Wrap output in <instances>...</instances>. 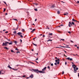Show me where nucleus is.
I'll return each mask as SVG.
<instances>
[{
    "instance_id": "f257e3e1",
    "label": "nucleus",
    "mask_w": 79,
    "mask_h": 79,
    "mask_svg": "<svg viewBox=\"0 0 79 79\" xmlns=\"http://www.w3.org/2000/svg\"><path fill=\"white\" fill-rule=\"evenodd\" d=\"M30 71H32L33 72H35V73H44L45 70L42 69V71H39V70L37 69H32L30 70Z\"/></svg>"
},
{
    "instance_id": "f03ea898",
    "label": "nucleus",
    "mask_w": 79,
    "mask_h": 79,
    "mask_svg": "<svg viewBox=\"0 0 79 79\" xmlns=\"http://www.w3.org/2000/svg\"><path fill=\"white\" fill-rule=\"evenodd\" d=\"M7 44H9V42H6L5 43H3L2 46H7Z\"/></svg>"
},
{
    "instance_id": "7ed1b4c3",
    "label": "nucleus",
    "mask_w": 79,
    "mask_h": 79,
    "mask_svg": "<svg viewBox=\"0 0 79 79\" xmlns=\"http://www.w3.org/2000/svg\"><path fill=\"white\" fill-rule=\"evenodd\" d=\"M72 66L74 68V69H78V68L77 67V66L75 65V64H74Z\"/></svg>"
},
{
    "instance_id": "20e7f679",
    "label": "nucleus",
    "mask_w": 79,
    "mask_h": 79,
    "mask_svg": "<svg viewBox=\"0 0 79 79\" xmlns=\"http://www.w3.org/2000/svg\"><path fill=\"white\" fill-rule=\"evenodd\" d=\"M7 40L8 41H9L10 42V43H9V45H12V41H11V40H8V39L6 38Z\"/></svg>"
},
{
    "instance_id": "39448f33",
    "label": "nucleus",
    "mask_w": 79,
    "mask_h": 79,
    "mask_svg": "<svg viewBox=\"0 0 79 79\" xmlns=\"http://www.w3.org/2000/svg\"><path fill=\"white\" fill-rule=\"evenodd\" d=\"M72 23H71V22H69V27H71V26H72Z\"/></svg>"
},
{
    "instance_id": "423d86ee",
    "label": "nucleus",
    "mask_w": 79,
    "mask_h": 79,
    "mask_svg": "<svg viewBox=\"0 0 79 79\" xmlns=\"http://www.w3.org/2000/svg\"><path fill=\"white\" fill-rule=\"evenodd\" d=\"M17 34H18V35H19L20 36L21 35H22V33H21V32H19L17 33Z\"/></svg>"
},
{
    "instance_id": "0eeeda50",
    "label": "nucleus",
    "mask_w": 79,
    "mask_h": 79,
    "mask_svg": "<svg viewBox=\"0 0 79 79\" xmlns=\"http://www.w3.org/2000/svg\"><path fill=\"white\" fill-rule=\"evenodd\" d=\"M60 46V47H63L64 48H70V47L63 46Z\"/></svg>"
},
{
    "instance_id": "6e6552de",
    "label": "nucleus",
    "mask_w": 79,
    "mask_h": 79,
    "mask_svg": "<svg viewBox=\"0 0 79 79\" xmlns=\"http://www.w3.org/2000/svg\"><path fill=\"white\" fill-rule=\"evenodd\" d=\"M33 77H34V76L32 74H31V75L30 76V77L31 78H33Z\"/></svg>"
},
{
    "instance_id": "1a4fd4ad",
    "label": "nucleus",
    "mask_w": 79,
    "mask_h": 79,
    "mask_svg": "<svg viewBox=\"0 0 79 79\" xmlns=\"http://www.w3.org/2000/svg\"><path fill=\"white\" fill-rule=\"evenodd\" d=\"M7 67L8 68H10V69H12V68H11V67H10V64H9V65Z\"/></svg>"
},
{
    "instance_id": "9d476101",
    "label": "nucleus",
    "mask_w": 79,
    "mask_h": 79,
    "mask_svg": "<svg viewBox=\"0 0 79 79\" xmlns=\"http://www.w3.org/2000/svg\"><path fill=\"white\" fill-rule=\"evenodd\" d=\"M18 26H19V25H17V27L16 29H13V30H17V29H18Z\"/></svg>"
},
{
    "instance_id": "9b49d317",
    "label": "nucleus",
    "mask_w": 79,
    "mask_h": 79,
    "mask_svg": "<svg viewBox=\"0 0 79 79\" xmlns=\"http://www.w3.org/2000/svg\"><path fill=\"white\" fill-rule=\"evenodd\" d=\"M72 21H73L74 22H77V20H75V19H72Z\"/></svg>"
},
{
    "instance_id": "f8f14e48",
    "label": "nucleus",
    "mask_w": 79,
    "mask_h": 79,
    "mask_svg": "<svg viewBox=\"0 0 79 79\" xmlns=\"http://www.w3.org/2000/svg\"><path fill=\"white\" fill-rule=\"evenodd\" d=\"M64 15H67V16H68V13L66 12L65 14H64Z\"/></svg>"
},
{
    "instance_id": "ddd939ff",
    "label": "nucleus",
    "mask_w": 79,
    "mask_h": 79,
    "mask_svg": "<svg viewBox=\"0 0 79 79\" xmlns=\"http://www.w3.org/2000/svg\"><path fill=\"white\" fill-rule=\"evenodd\" d=\"M4 49H6V50H9V48H7L6 47H4Z\"/></svg>"
},
{
    "instance_id": "4468645a",
    "label": "nucleus",
    "mask_w": 79,
    "mask_h": 79,
    "mask_svg": "<svg viewBox=\"0 0 79 79\" xmlns=\"http://www.w3.org/2000/svg\"><path fill=\"white\" fill-rule=\"evenodd\" d=\"M35 29H33V30H32V31H31V32H33L34 31H35Z\"/></svg>"
},
{
    "instance_id": "2eb2a0df",
    "label": "nucleus",
    "mask_w": 79,
    "mask_h": 79,
    "mask_svg": "<svg viewBox=\"0 0 79 79\" xmlns=\"http://www.w3.org/2000/svg\"><path fill=\"white\" fill-rule=\"evenodd\" d=\"M16 31H14V32H13V33H14V34H16Z\"/></svg>"
},
{
    "instance_id": "dca6fc26",
    "label": "nucleus",
    "mask_w": 79,
    "mask_h": 79,
    "mask_svg": "<svg viewBox=\"0 0 79 79\" xmlns=\"http://www.w3.org/2000/svg\"><path fill=\"white\" fill-rule=\"evenodd\" d=\"M77 70V69H74V73H76Z\"/></svg>"
},
{
    "instance_id": "f3484780",
    "label": "nucleus",
    "mask_w": 79,
    "mask_h": 79,
    "mask_svg": "<svg viewBox=\"0 0 79 79\" xmlns=\"http://www.w3.org/2000/svg\"><path fill=\"white\" fill-rule=\"evenodd\" d=\"M33 45H35V46L36 47H37V44H34V43H32Z\"/></svg>"
},
{
    "instance_id": "a211bd4d",
    "label": "nucleus",
    "mask_w": 79,
    "mask_h": 79,
    "mask_svg": "<svg viewBox=\"0 0 79 79\" xmlns=\"http://www.w3.org/2000/svg\"><path fill=\"white\" fill-rule=\"evenodd\" d=\"M52 34H52V33H49V35H52Z\"/></svg>"
},
{
    "instance_id": "6ab92c4d",
    "label": "nucleus",
    "mask_w": 79,
    "mask_h": 79,
    "mask_svg": "<svg viewBox=\"0 0 79 79\" xmlns=\"http://www.w3.org/2000/svg\"><path fill=\"white\" fill-rule=\"evenodd\" d=\"M22 32H24V31H25V30H24V29H22Z\"/></svg>"
},
{
    "instance_id": "aec40b11",
    "label": "nucleus",
    "mask_w": 79,
    "mask_h": 79,
    "mask_svg": "<svg viewBox=\"0 0 79 79\" xmlns=\"http://www.w3.org/2000/svg\"><path fill=\"white\" fill-rule=\"evenodd\" d=\"M34 10L35 11H38L37 9H35Z\"/></svg>"
},
{
    "instance_id": "412c9836",
    "label": "nucleus",
    "mask_w": 79,
    "mask_h": 79,
    "mask_svg": "<svg viewBox=\"0 0 79 79\" xmlns=\"http://www.w3.org/2000/svg\"><path fill=\"white\" fill-rule=\"evenodd\" d=\"M57 13V14H60V11H58Z\"/></svg>"
},
{
    "instance_id": "4be33fe9",
    "label": "nucleus",
    "mask_w": 79,
    "mask_h": 79,
    "mask_svg": "<svg viewBox=\"0 0 79 79\" xmlns=\"http://www.w3.org/2000/svg\"><path fill=\"white\" fill-rule=\"evenodd\" d=\"M55 6V5H52V8H54Z\"/></svg>"
},
{
    "instance_id": "5701e85b",
    "label": "nucleus",
    "mask_w": 79,
    "mask_h": 79,
    "mask_svg": "<svg viewBox=\"0 0 79 79\" xmlns=\"http://www.w3.org/2000/svg\"><path fill=\"white\" fill-rule=\"evenodd\" d=\"M20 36L21 37V38H23V35H21Z\"/></svg>"
},
{
    "instance_id": "b1692460",
    "label": "nucleus",
    "mask_w": 79,
    "mask_h": 79,
    "mask_svg": "<svg viewBox=\"0 0 79 79\" xmlns=\"http://www.w3.org/2000/svg\"><path fill=\"white\" fill-rule=\"evenodd\" d=\"M72 24H73V25H74V22H72Z\"/></svg>"
},
{
    "instance_id": "393cba45",
    "label": "nucleus",
    "mask_w": 79,
    "mask_h": 79,
    "mask_svg": "<svg viewBox=\"0 0 79 79\" xmlns=\"http://www.w3.org/2000/svg\"><path fill=\"white\" fill-rule=\"evenodd\" d=\"M13 20H15V21H18V20H17V19H13Z\"/></svg>"
},
{
    "instance_id": "a878e982",
    "label": "nucleus",
    "mask_w": 79,
    "mask_h": 79,
    "mask_svg": "<svg viewBox=\"0 0 79 79\" xmlns=\"http://www.w3.org/2000/svg\"><path fill=\"white\" fill-rule=\"evenodd\" d=\"M49 41H52V40H49L47 41V42H48Z\"/></svg>"
},
{
    "instance_id": "bb28decb",
    "label": "nucleus",
    "mask_w": 79,
    "mask_h": 79,
    "mask_svg": "<svg viewBox=\"0 0 79 79\" xmlns=\"http://www.w3.org/2000/svg\"><path fill=\"white\" fill-rule=\"evenodd\" d=\"M15 50H17V51H19V49H18V48H16Z\"/></svg>"
},
{
    "instance_id": "cd10ccee",
    "label": "nucleus",
    "mask_w": 79,
    "mask_h": 79,
    "mask_svg": "<svg viewBox=\"0 0 79 79\" xmlns=\"http://www.w3.org/2000/svg\"><path fill=\"white\" fill-rule=\"evenodd\" d=\"M14 43L15 44H17V41H15L14 42Z\"/></svg>"
},
{
    "instance_id": "c85d7f7f",
    "label": "nucleus",
    "mask_w": 79,
    "mask_h": 79,
    "mask_svg": "<svg viewBox=\"0 0 79 79\" xmlns=\"http://www.w3.org/2000/svg\"><path fill=\"white\" fill-rule=\"evenodd\" d=\"M72 43H74V42L72 40H70V41Z\"/></svg>"
},
{
    "instance_id": "c756f323",
    "label": "nucleus",
    "mask_w": 79,
    "mask_h": 79,
    "mask_svg": "<svg viewBox=\"0 0 79 79\" xmlns=\"http://www.w3.org/2000/svg\"><path fill=\"white\" fill-rule=\"evenodd\" d=\"M67 59V60H69L70 59V58L69 57H68Z\"/></svg>"
},
{
    "instance_id": "7c9ffc66",
    "label": "nucleus",
    "mask_w": 79,
    "mask_h": 79,
    "mask_svg": "<svg viewBox=\"0 0 79 79\" xmlns=\"http://www.w3.org/2000/svg\"><path fill=\"white\" fill-rule=\"evenodd\" d=\"M6 10V9L4 8V10H3V12H4V11H5V10Z\"/></svg>"
},
{
    "instance_id": "2f4dec72",
    "label": "nucleus",
    "mask_w": 79,
    "mask_h": 79,
    "mask_svg": "<svg viewBox=\"0 0 79 79\" xmlns=\"http://www.w3.org/2000/svg\"><path fill=\"white\" fill-rule=\"evenodd\" d=\"M3 3H5V4H6V2H5V1H3Z\"/></svg>"
},
{
    "instance_id": "473e14b6",
    "label": "nucleus",
    "mask_w": 79,
    "mask_h": 79,
    "mask_svg": "<svg viewBox=\"0 0 79 79\" xmlns=\"http://www.w3.org/2000/svg\"><path fill=\"white\" fill-rule=\"evenodd\" d=\"M47 68H48V69H50V67L49 66H48Z\"/></svg>"
},
{
    "instance_id": "72a5a7b5",
    "label": "nucleus",
    "mask_w": 79,
    "mask_h": 79,
    "mask_svg": "<svg viewBox=\"0 0 79 79\" xmlns=\"http://www.w3.org/2000/svg\"><path fill=\"white\" fill-rule=\"evenodd\" d=\"M51 66H53V63H52L51 64Z\"/></svg>"
},
{
    "instance_id": "f704fd0d",
    "label": "nucleus",
    "mask_w": 79,
    "mask_h": 79,
    "mask_svg": "<svg viewBox=\"0 0 79 79\" xmlns=\"http://www.w3.org/2000/svg\"><path fill=\"white\" fill-rule=\"evenodd\" d=\"M30 63H32V64H35L32 62H30Z\"/></svg>"
},
{
    "instance_id": "c9c22d12",
    "label": "nucleus",
    "mask_w": 79,
    "mask_h": 79,
    "mask_svg": "<svg viewBox=\"0 0 79 79\" xmlns=\"http://www.w3.org/2000/svg\"><path fill=\"white\" fill-rule=\"evenodd\" d=\"M57 64H60V62L59 61H58L57 62Z\"/></svg>"
},
{
    "instance_id": "e433bc0d",
    "label": "nucleus",
    "mask_w": 79,
    "mask_h": 79,
    "mask_svg": "<svg viewBox=\"0 0 79 79\" xmlns=\"http://www.w3.org/2000/svg\"><path fill=\"white\" fill-rule=\"evenodd\" d=\"M54 64L55 65H57V63L56 62Z\"/></svg>"
},
{
    "instance_id": "4c0bfd02",
    "label": "nucleus",
    "mask_w": 79,
    "mask_h": 79,
    "mask_svg": "<svg viewBox=\"0 0 79 79\" xmlns=\"http://www.w3.org/2000/svg\"><path fill=\"white\" fill-rule=\"evenodd\" d=\"M11 52H15V51H13V50H11Z\"/></svg>"
},
{
    "instance_id": "58836bf2",
    "label": "nucleus",
    "mask_w": 79,
    "mask_h": 79,
    "mask_svg": "<svg viewBox=\"0 0 79 79\" xmlns=\"http://www.w3.org/2000/svg\"><path fill=\"white\" fill-rule=\"evenodd\" d=\"M64 74V71H63L62 74H63V75Z\"/></svg>"
},
{
    "instance_id": "ea45409f",
    "label": "nucleus",
    "mask_w": 79,
    "mask_h": 79,
    "mask_svg": "<svg viewBox=\"0 0 79 79\" xmlns=\"http://www.w3.org/2000/svg\"><path fill=\"white\" fill-rule=\"evenodd\" d=\"M70 61H72L73 60V59L72 58H70Z\"/></svg>"
},
{
    "instance_id": "a19ab883",
    "label": "nucleus",
    "mask_w": 79,
    "mask_h": 79,
    "mask_svg": "<svg viewBox=\"0 0 79 79\" xmlns=\"http://www.w3.org/2000/svg\"><path fill=\"white\" fill-rule=\"evenodd\" d=\"M61 40H63V41H64V39H61Z\"/></svg>"
},
{
    "instance_id": "79ce46f5",
    "label": "nucleus",
    "mask_w": 79,
    "mask_h": 79,
    "mask_svg": "<svg viewBox=\"0 0 79 79\" xmlns=\"http://www.w3.org/2000/svg\"><path fill=\"white\" fill-rule=\"evenodd\" d=\"M57 61H60V59H57Z\"/></svg>"
},
{
    "instance_id": "37998d69",
    "label": "nucleus",
    "mask_w": 79,
    "mask_h": 79,
    "mask_svg": "<svg viewBox=\"0 0 79 79\" xmlns=\"http://www.w3.org/2000/svg\"><path fill=\"white\" fill-rule=\"evenodd\" d=\"M47 69V67H45L43 69Z\"/></svg>"
},
{
    "instance_id": "c03bdc74",
    "label": "nucleus",
    "mask_w": 79,
    "mask_h": 79,
    "mask_svg": "<svg viewBox=\"0 0 79 79\" xmlns=\"http://www.w3.org/2000/svg\"><path fill=\"white\" fill-rule=\"evenodd\" d=\"M43 37H45V35H43Z\"/></svg>"
},
{
    "instance_id": "a18cd8bd",
    "label": "nucleus",
    "mask_w": 79,
    "mask_h": 79,
    "mask_svg": "<svg viewBox=\"0 0 79 79\" xmlns=\"http://www.w3.org/2000/svg\"><path fill=\"white\" fill-rule=\"evenodd\" d=\"M16 53H20V52L18 51V52H17Z\"/></svg>"
},
{
    "instance_id": "49530a36",
    "label": "nucleus",
    "mask_w": 79,
    "mask_h": 79,
    "mask_svg": "<svg viewBox=\"0 0 79 79\" xmlns=\"http://www.w3.org/2000/svg\"><path fill=\"white\" fill-rule=\"evenodd\" d=\"M68 33H69V34H71V32H70V31H69Z\"/></svg>"
},
{
    "instance_id": "de8ad7c7",
    "label": "nucleus",
    "mask_w": 79,
    "mask_h": 79,
    "mask_svg": "<svg viewBox=\"0 0 79 79\" xmlns=\"http://www.w3.org/2000/svg\"><path fill=\"white\" fill-rule=\"evenodd\" d=\"M5 33H8V31H6V32H5Z\"/></svg>"
},
{
    "instance_id": "09e8293b",
    "label": "nucleus",
    "mask_w": 79,
    "mask_h": 79,
    "mask_svg": "<svg viewBox=\"0 0 79 79\" xmlns=\"http://www.w3.org/2000/svg\"><path fill=\"white\" fill-rule=\"evenodd\" d=\"M26 77V76H25V75H23V77Z\"/></svg>"
},
{
    "instance_id": "8fccbe9b",
    "label": "nucleus",
    "mask_w": 79,
    "mask_h": 79,
    "mask_svg": "<svg viewBox=\"0 0 79 79\" xmlns=\"http://www.w3.org/2000/svg\"><path fill=\"white\" fill-rule=\"evenodd\" d=\"M60 26H63V24H61L60 25Z\"/></svg>"
},
{
    "instance_id": "3c124183",
    "label": "nucleus",
    "mask_w": 79,
    "mask_h": 79,
    "mask_svg": "<svg viewBox=\"0 0 79 79\" xmlns=\"http://www.w3.org/2000/svg\"><path fill=\"white\" fill-rule=\"evenodd\" d=\"M38 59H39V58L38 57L36 59V60H38Z\"/></svg>"
},
{
    "instance_id": "603ef678",
    "label": "nucleus",
    "mask_w": 79,
    "mask_h": 79,
    "mask_svg": "<svg viewBox=\"0 0 79 79\" xmlns=\"http://www.w3.org/2000/svg\"><path fill=\"white\" fill-rule=\"evenodd\" d=\"M65 65L67 64V62H65Z\"/></svg>"
},
{
    "instance_id": "864d4df0",
    "label": "nucleus",
    "mask_w": 79,
    "mask_h": 79,
    "mask_svg": "<svg viewBox=\"0 0 79 79\" xmlns=\"http://www.w3.org/2000/svg\"><path fill=\"white\" fill-rule=\"evenodd\" d=\"M74 46H75V47H77V45H76V44H75V45H74Z\"/></svg>"
},
{
    "instance_id": "5fc2aeb1",
    "label": "nucleus",
    "mask_w": 79,
    "mask_h": 79,
    "mask_svg": "<svg viewBox=\"0 0 79 79\" xmlns=\"http://www.w3.org/2000/svg\"><path fill=\"white\" fill-rule=\"evenodd\" d=\"M20 40L21 42L22 43V40H21V39H20Z\"/></svg>"
},
{
    "instance_id": "6e6d98bb",
    "label": "nucleus",
    "mask_w": 79,
    "mask_h": 79,
    "mask_svg": "<svg viewBox=\"0 0 79 79\" xmlns=\"http://www.w3.org/2000/svg\"><path fill=\"white\" fill-rule=\"evenodd\" d=\"M56 48H61V47H56Z\"/></svg>"
},
{
    "instance_id": "4d7b16f0",
    "label": "nucleus",
    "mask_w": 79,
    "mask_h": 79,
    "mask_svg": "<svg viewBox=\"0 0 79 79\" xmlns=\"http://www.w3.org/2000/svg\"><path fill=\"white\" fill-rule=\"evenodd\" d=\"M35 5H38V4L36 3V4H35Z\"/></svg>"
},
{
    "instance_id": "13d9d810",
    "label": "nucleus",
    "mask_w": 79,
    "mask_h": 79,
    "mask_svg": "<svg viewBox=\"0 0 79 79\" xmlns=\"http://www.w3.org/2000/svg\"><path fill=\"white\" fill-rule=\"evenodd\" d=\"M78 76L79 77V73H78Z\"/></svg>"
},
{
    "instance_id": "bf43d9fd",
    "label": "nucleus",
    "mask_w": 79,
    "mask_h": 79,
    "mask_svg": "<svg viewBox=\"0 0 79 79\" xmlns=\"http://www.w3.org/2000/svg\"><path fill=\"white\" fill-rule=\"evenodd\" d=\"M46 29H50L49 27H47L46 28Z\"/></svg>"
},
{
    "instance_id": "052dcab7",
    "label": "nucleus",
    "mask_w": 79,
    "mask_h": 79,
    "mask_svg": "<svg viewBox=\"0 0 79 79\" xmlns=\"http://www.w3.org/2000/svg\"><path fill=\"white\" fill-rule=\"evenodd\" d=\"M55 61H56V62H57V61H58L57 60H56Z\"/></svg>"
},
{
    "instance_id": "680f3d73",
    "label": "nucleus",
    "mask_w": 79,
    "mask_h": 79,
    "mask_svg": "<svg viewBox=\"0 0 79 79\" xmlns=\"http://www.w3.org/2000/svg\"><path fill=\"white\" fill-rule=\"evenodd\" d=\"M64 51V52L65 53H66V51Z\"/></svg>"
},
{
    "instance_id": "e2e57ef3",
    "label": "nucleus",
    "mask_w": 79,
    "mask_h": 79,
    "mask_svg": "<svg viewBox=\"0 0 79 79\" xmlns=\"http://www.w3.org/2000/svg\"><path fill=\"white\" fill-rule=\"evenodd\" d=\"M77 3H79V1H77Z\"/></svg>"
},
{
    "instance_id": "0e129e2a",
    "label": "nucleus",
    "mask_w": 79,
    "mask_h": 79,
    "mask_svg": "<svg viewBox=\"0 0 79 79\" xmlns=\"http://www.w3.org/2000/svg\"><path fill=\"white\" fill-rule=\"evenodd\" d=\"M37 21V19H35V21Z\"/></svg>"
},
{
    "instance_id": "69168bd1",
    "label": "nucleus",
    "mask_w": 79,
    "mask_h": 79,
    "mask_svg": "<svg viewBox=\"0 0 79 79\" xmlns=\"http://www.w3.org/2000/svg\"><path fill=\"white\" fill-rule=\"evenodd\" d=\"M29 77H27V79H29Z\"/></svg>"
},
{
    "instance_id": "338daca9",
    "label": "nucleus",
    "mask_w": 79,
    "mask_h": 79,
    "mask_svg": "<svg viewBox=\"0 0 79 79\" xmlns=\"http://www.w3.org/2000/svg\"><path fill=\"white\" fill-rule=\"evenodd\" d=\"M6 31V30H3V31Z\"/></svg>"
},
{
    "instance_id": "774afa93",
    "label": "nucleus",
    "mask_w": 79,
    "mask_h": 79,
    "mask_svg": "<svg viewBox=\"0 0 79 79\" xmlns=\"http://www.w3.org/2000/svg\"><path fill=\"white\" fill-rule=\"evenodd\" d=\"M66 46H69V45H66Z\"/></svg>"
}]
</instances>
